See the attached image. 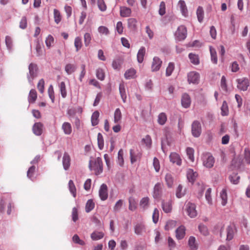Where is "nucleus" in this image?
<instances>
[{
    "instance_id": "obj_1",
    "label": "nucleus",
    "mask_w": 250,
    "mask_h": 250,
    "mask_svg": "<svg viewBox=\"0 0 250 250\" xmlns=\"http://www.w3.org/2000/svg\"><path fill=\"white\" fill-rule=\"evenodd\" d=\"M89 167L91 170H94L96 175H99L102 173L103 165L102 159L100 157H97L95 159L93 166H92V161L90 160L89 161Z\"/></svg>"
},
{
    "instance_id": "obj_2",
    "label": "nucleus",
    "mask_w": 250,
    "mask_h": 250,
    "mask_svg": "<svg viewBox=\"0 0 250 250\" xmlns=\"http://www.w3.org/2000/svg\"><path fill=\"white\" fill-rule=\"evenodd\" d=\"M29 73L27 77L29 83H31L33 79L38 76V67L36 63H31L28 66Z\"/></svg>"
},
{
    "instance_id": "obj_3",
    "label": "nucleus",
    "mask_w": 250,
    "mask_h": 250,
    "mask_svg": "<svg viewBox=\"0 0 250 250\" xmlns=\"http://www.w3.org/2000/svg\"><path fill=\"white\" fill-rule=\"evenodd\" d=\"M174 36L176 41L184 40L187 36V28L184 25H180L178 27Z\"/></svg>"
},
{
    "instance_id": "obj_4",
    "label": "nucleus",
    "mask_w": 250,
    "mask_h": 250,
    "mask_svg": "<svg viewBox=\"0 0 250 250\" xmlns=\"http://www.w3.org/2000/svg\"><path fill=\"white\" fill-rule=\"evenodd\" d=\"M203 165L208 168H211L213 166L214 159L209 153L204 154L202 157Z\"/></svg>"
},
{
    "instance_id": "obj_5",
    "label": "nucleus",
    "mask_w": 250,
    "mask_h": 250,
    "mask_svg": "<svg viewBox=\"0 0 250 250\" xmlns=\"http://www.w3.org/2000/svg\"><path fill=\"white\" fill-rule=\"evenodd\" d=\"M201 125L198 121H194L191 125V133L195 137H198L201 133Z\"/></svg>"
},
{
    "instance_id": "obj_6",
    "label": "nucleus",
    "mask_w": 250,
    "mask_h": 250,
    "mask_svg": "<svg viewBox=\"0 0 250 250\" xmlns=\"http://www.w3.org/2000/svg\"><path fill=\"white\" fill-rule=\"evenodd\" d=\"M236 82L237 83V88L241 91H246L250 85L249 81L246 78L238 79L236 80Z\"/></svg>"
},
{
    "instance_id": "obj_7",
    "label": "nucleus",
    "mask_w": 250,
    "mask_h": 250,
    "mask_svg": "<svg viewBox=\"0 0 250 250\" xmlns=\"http://www.w3.org/2000/svg\"><path fill=\"white\" fill-rule=\"evenodd\" d=\"M186 207L187 213L190 217L194 218L197 216V213L194 204L188 202L187 204Z\"/></svg>"
},
{
    "instance_id": "obj_8",
    "label": "nucleus",
    "mask_w": 250,
    "mask_h": 250,
    "mask_svg": "<svg viewBox=\"0 0 250 250\" xmlns=\"http://www.w3.org/2000/svg\"><path fill=\"white\" fill-rule=\"evenodd\" d=\"M200 75L195 72H190L188 75V81L190 83L197 84L199 83Z\"/></svg>"
},
{
    "instance_id": "obj_9",
    "label": "nucleus",
    "mask_w": 250,
    "mask_h": 250,
    "mask_svg": "<svg viewBox=\"0 0 250 250\" xmlns=\"http://www.w3.org/2000/svg\"><path fill=\"white\" fill-rule=\"evenodd\" d=\"M191 99L188 94L185 93L182 96L181 104L183 107L187 108L189 107L191 104Z\"/></svg>"
},
{
    "instance_id": "obj_10",
    "label": "nucleus",
    "mask_w": 250,
    "mask_h": 250,
    "mask_svg": "<svg viewBox=\"0 0 250 250\" xmlns=\"http://www.w3.org/2000/svg\"><path fill=\"white\" fill-rule=\"evenodd\" d=\"M162 63V62L159 57H154L151 65L152 71H158L161 66Z\"/></svg>"
},
{
    "instance_id": "obj_11",
    "label": "nucleus",
    "mask_w": 250,
    "mask_h": 250,
    "mask_svg": "<svg viewBox=\"0 0 250 250\" xmlns=\"http://www.w3.org/2000/svg\"><path fill=\"white\" fill-rule=\"evenodd\" d=\"M43 126V124L41 122L35 123L32 127L34 134L37 136L41 135L42 133Z\"/></svg>"
},
{
    "instance_id": "obj_12",
    "label": "nucleus",
    "mask_w": 250,
    "mask_h": 250,
    "mask_svg": "<svg viewBox=\"0 0 250 250\" xmlns=\"http://www.w3.org/2000/svg\"><path fill=\"white\" fill-rule=\"evenodd\" d=\"M198 174L196 171H194L192 169L189 168L187 170V177L188 181L193 184L195 181Z\"/></svg>"
},
{
    "instance_id": "obj_13",
    "label": "nucleus",
    "mask_w": 250,
    "mask_h": 250,
    "mask_svg": "<svg viewBox=\"0 0 250 250\" xmlns=\"http://www.w3.org/2000/svg\"><path fill=\"white\" fill-rule=\"evenodd\" d=\"M99 192L100 197L102 200L104 201L107 198V187L106 184H103L101 186Z\"/></svg>"
},
{
    "instance_id": "obj_14",
    "label": "nucleus",
    "mask_w": 250,
    "mask_h": 250,
    "mask_svg": "<svg viewBox=\"0 0 250 250\" xmlns=\"http://www.w3.org/2000/svg\"><path fill=\"white\" fill-rule=\"evenodd\" d=\"M169 159L171 162L176 163L178 166H181L182 160L178 154L176 152H172L169 155Z\"/></svg>"
},
{
    "instance_id": "obj_15",
    "label": "nucleus",
    "mask_w": 250,
    "mask_h": 250,
    "mask_svg": "<svg viewBox=\"0 0 250 250\" xmlns=\"http://www.w3.org/2000/svg\"><path fill=\"white\" fill-rule=\"evenodd\" d=\"M162 194V184L157 183L155 184L153 188V196L155 199H159Z\"/></svg>"
},
{
    "instance_id": "obj_16",
    "label": "nucleus",
    "mask_w": 250,
    "mask_h": 250,
    "mask_svg": "<svg viewBox=\"0 0 250 250\" xmlns=\"http://www.w3.org/2000/svg\"><path fill=\"white\" fill-rule=\"evenodd\" d=\"M62 165L64 170L68 169L70 165V157L68 153L65 152L62 157Z\"/></svg>"
},
{
    "instance_id": "obj_17",
    "label": "nucleus",
    "mask_w": 250,
    "mask_h": 250,
    "mask_svg": "<svg viewBox=\"0 0 250 250\" xmlns=\"http://www.w3.org/2000/svg\"><path fill=\"white\" fill-rule=\"evenodd\" d=\"M178 6L179 7L182 14L185 17L188 16V10L184 0H180L178 3Z\"/></svg>"
},
{
    "instance_id": "obj_18",
    "label": "nucleus",
    "mask_w": 250,
    "mask_h": 250,
    "mask_svg": "<svg viewBox=\"0 0 250 250\" xmlns=\"http://www.w3.org/2000/svg\"><path fill=\"white\" fill-rule=\"evenodd\" d=\"M162 208H163V211L165 213H169L172 210V202L170 200H169L167 202H165L163 201L162 202Z\"/></svg>"
},
{
    "instance_id": "obj_19",
    "label": "nucleus",
    "mask_w": 250,
    "mask_h": 250,
    "mask_svg": "<svg viewBox=\"0 0 250 250\" xmlns=\"http://www.w3.org/2000/svg\"><path fill=\"white\" fill-rule=\"evenodd\" d=\"M135 232L136 234L146 233V229L145 225L142 223H138L134 227Z\"/></svg>"
},
{
    "instance_id": "obj_20",
    "label": "nucleus",
    "mask_w": 250,
    "mask_h": 250,
    "mask_svg": "<svg viewBox=\"0 0 250 250\" xmlns=\"http://www.w3.org/2000/svg\"><path fill=\"white\" fill-rule=\"evenodd\" d=\"M146 54V48L145 47H141L139 50L137 55V61L139 63H142L144 61V57Z\"/></svg>"
},
{
    "instance_id": "obj_21",
    "label": "nucleus",
    "mask_w": 250,
    "mask_h": 250,
    "mask_svg": "<svg viewBox=\"0 0 250 250\" xmlns=\"http://www.w3.org/2000/svg\"><path fill=\"white\" fill-rule=\"evenodd\" d=\"M131 14V9L126 7H120V15L122 17H128Z\"/></svg>"
},
{
    "instance_id": "obj_22",
    "label": "nucleus",
    "mask_w": 250,
    "mask_h": 250,
    "mask_svg": "<svg viewBox=\"0 0 250 250\" xmlns=\"http://www.w3.org/2000/svg\"><path fill=\"white\" fill-rule=\"evenodd\" d=\"M130 161L132 164L134 163L137 161L138 158H140L141 154L140 153H136L134 150L132 149H130L129 151Z\"/></svg>"
},
{
    "instance_id": "obj_23",
    "label": "nucleus",
    "mask_w": 250,
    "mask_h": 250,
    "mask_svg": "<svg viewBox=\"0 0 250 250\" xmlns=\"http://www.w3.org/2000/svg\"><path fill=\"white\" fill-rule=\"evenodd\" d=\"M119 91L123 102L125 103L126 99V95L124 83H122L120 84Z\"/></svg>"
},
{
    "instance_id": "obj_24",
    "label": "nucleus",
    "mask_w": 250,
    "mask_h": 250,
    "mask_svg": "<svg viewBox=\"0 0 250 250\" xmlns=\"http://www.w3.org/2000/svg\"><path fill=\"white\" fill-rule=\"evenodd\" d=\"M37 97V92L35 89H31L30 92L28 95V102L30 103H34Z\"/></svg>"
},
{
    "instance_id": "obj_25",
    "label": "nucleus",
    "mask_w": 250,
    "mask_h": 250,
    "mask_svg": "<svg viewBox=\"0 0 250 250\" xmlns=\"http://www.w3.org/2000/svg\"><path fill=\"white\" fill-rule=\"evenodd\" d=\"M62 129L66 135H69L72 132V127L70 123L64 122L62 125Z\"/></svg>"
},
{
    "instance_id": "obj_26",
    "label": "nucleus",
    "mask_w": 250,
    "mask_h": 250,
    "mask_svg": "<svg viewBox=\"0 0 250 250\" xmlns=\"http://www.w3.org/2000/svg\"><path fill=\"white\" fill-rule=\"evenodd\" d=\"M240 177L238 175L237 173H233L229 176V179L230 182L234 185H237L239 182Z\"/></svg>"
},
{
    "instance_id": "obj_27",
    "label": "nucleus",
    "mask_w": 250,
    "mask_h": 250,
    "mask_svg": "<svg viewBox=\"0 0 250 250\" xmlns=\"http://www.w3.org/2000/svg\"><path fill=\"white\" fill-rule=\"evenodd\" d=\"M196 14L198 21L199 22H202L204 19V12L203 8L201 6H199L197 9Z\"/></svg>"
},
{
    "instance_id": "obj_28",
    "label": "nucleus",
    "mask_w": 250,
    "mask_h": 250,
    "mask_svg": "<svg viewBox=\"0 0 250 250\" xmlns=\"http://www.w3.org/2000/svg\"><path fill=\"white\" fill-rule=\"evenodd\" d=\"M136 74V70L133 68H130L125 73V77L126 79H131L134 78V76Z\"/></svg>"
},
{
    "instance_id": "obj_29",
    "label": "nucleus",
    "mask_w": 250,
    "mask_h": 250,
    "mask_svg": "<svg viewBox=\"0 0 250 250\" xmlns=\"http://www.w3.org/2000/svg\"><path fill=\"white\" fill-rule=\"evenodd\" d=\"M99 117V112L95 111L93 112L91 116V124L93 126H95L99 123L98 118Z\"/></svg>"
},
{
    "instance_id": "obj_30",
    "label": "nucleus",
    "mask_w": 250,
    "mask_h": 250,
    "mask_svg": "<svg viewBox=\"0 0 250 250\" xmlns=\"http://www.w3.org/2000/svg\"><path fill=\"white\" fill-rule=\"evenodd\" d=\"M95 207V203H94L93 200L89 199L85 205V211L86 212H89L91 211Z\"/></svg>"
},
{
    "instance_id": "obj_31",
    "label": "nucleus",
    "mask_w": 250,
    "mask_h": 250,
    "mask_svg": "<svg viewBox=\"0 0 250 250\" xmlns=\"http://www.w3.org/2000/svg\"><path fill=\"white\" fill-rule=\"evenodd\" d=\"M188 245L190 249L195 250L197 249V244L196 242V239L194 237L191 236L188 240Z\"/></svg>"
},
{
    "instance_id": "obj_32",
    "label": "nucleus",
    "mask_w": 250,
    "mask_h": 250,
    "mask_svg": "<svg viewBox=\"0 0 250 250\" xmlns=\"http://www.w3.org/2000/svg\"><path fill=\"white\" fill-rule=\"evenodd\" d=\"M220 198L222 200L221 204L223 206H225L227 203L228 196L227 191L223 189L220 192Z\"/></svg>"
},
{
    "instance_id": "obj_33",
    "label": "nucleus",
    "mask_w": 250,
    "mask_h": 250,
    "mask_svg": "<svg viewBox=\"0 0 250 250\" xmlns=\"http://www.w3.org/2000/svg\"><path fill=\"white\" fill-rule=\"evenodd\" d=\"M167 120V117L166 113L162 112L158 115V123L160 125H164Z\"/></svg>"
},
{
    "instance_id": "obj_34",
    "label": "nucleus",
    "mask_w": 250,
    "mask_h": 250,
    "mask_svg": "<svg viewBox=\"0 0 250 250\" xmlns=\"http://www.w3.org/2000/svg\"><path fill=\"white\" fill-rule=\"evenodd\" d=\"M128 202H129V209L131 211H134L136 208V205L137 203L135 200V199L132 197H130L128 199Z\"/></svg>"
},
{
    "instance_id": "obj_35",
    "label": "nucleus",
    "mask_w": 250,
    "mask_h": 250,
    "mask_svg": "<svg viewBox=\"0 0 250 250\" xmlns=\"http://www.w3.org/2000/svg\"><path fill=\"white\" fill-rule=\"evenodd\" d=\"M60 90L63 98H65L67 95L66 86L64 82H62L59 85Z\"/></svg>"
},
{
    "instance_id": "obj_36",
    "label": "nucleus",
    "mask_w": 250,
    "mask_h": 250,
    "mask_svg": "<svg viewBox=\"0 0 250 250\" xmlns=\"http://www.w3.org/2000/svg\"><path fill=\"white\" fill-rule=\"evenodd\" d=\"M76 67L75 65L72 64H67L65 66V71L69 75L73 73L76 70Z\"/></svg>"
},
{
    "instance_id": "obj_37",
    "label": "nucleus",
    "mask_w": 250,
    "mask_h": 250,
    "mask_svg": "<svg viewBox=\"0 0 250 250\" xmlns=\"http://www.w3.org/2000/svg\"><path fill=\"white\" fill-rule=\"evenodd\" d=\"M188 57L191 62L193 64L197 65L199 63V60L197 55L190 53L188 55Z\"/></svg>"
},
{
    "instance_id": "obj_38",
    "label": "nucleus",
    "mask_w": 250,
    "mask_h": 250,
    "mask_svg": "<svg viewBox=\"0 0 250 250\" xmlns=\"http://www.w3.org/2000/svg\"><path fill=\"white\" fill-rule=\"evenodd\" d=\"M127 23L128 28L134 30L136 28L137 20L134 18L128 19Z\"/></svg>"
},
{
    "instance_id": "obj_39",
    "label": "nucleus",
    "mask_w": 250,
    "mask_h": 250,
    "mask_svg": "<svg viewBox=\"0 0 250 250\" xmlns=\"http://www.w3.org/2000/svg\"><path fill=\"white\" fill-rule=\"evenodd\" d=\"M122 118V113L120 109L118 108H117L114 112V121L115 123H117L119 122Z\"/></svg>"
},
{
    "instance_id": "obj_40",
    "label": "nucleus",
    "mask_w": 250,
    "mask_h": 250,
    "mask_svg": "<svg viewBox=\"0 0 250 250\" xmlns=\"http://www.w3.org/2000/svg\"><path fill=\"white\" fill-rule=\"evenodd\" d=\"M69 189L74 197L76 196V188L72 180H70L68 183Z\"/></svg>"
},
{
    "instance_id": "obj_41",
    "label": "nucleus",
    "mask_w": 250,
    "mask_h": 250,
    "mask_svg": "<svg viewBox=\"0 0 250 250\" xmlns=\"http://www.w3.org/2000/svg\"><path fill=\"white\" fill-rule=\"evenodd\" d=\"M97 140L98 147L100 150H102L104 147V141L103 135L101 133L98 134Z\"/></svg>"
},
{
    "instance_id": "obj_42",
    "label": "nucleus",
    "mask_w": 250,
    "mask_h": 250,
    "mask_svg": "<svg viewBox=\"0 0 250 250\" xmlns=\"http://www.w3.org/2000/svg\"><path fill=\"white\" fill-rule=\"evenodd\" d=\"M165 180L167 186L171 188L173 183V178L172 175L169 173H167L165 176Z\"/></svg>"
},
{
    "instance_id": "obj_43",
    "label": "nucleus",
    "mask_w": 250,
    "mask_h": 250,
    "mask_svg": "<svg viewBox=\"0 0 250 250\" xmlns=\"http://www.w3.org/2000/svg\"><path fill=\"white\" fill-rule=\"evenodd\" d=\"M194 149L191 147H188L186 149L187 154L188 156V159L191 162H193L194 160Z\"/></svg>"
},
{
    "instance_id": "obj_44",
    "label": "nucleus",
    "mask_w": 250,
    "mask_h": 250,
    "mask_svg": "<svg viewBox=\"0 0 250 250\" xmlns=\"http://www.w3.org/2000/svg\"><path fill=\"white\" fill-rule=\"evenodd\" d=\"M174 69V64L173 62H169L166 69V75L167 77L170 76Z\"/></svg>"
},
{
    "instance_id": "obj_45",
    "label": "nucleus",
    "mask_w": 250,
    "mask_h": 250,
    "mask_svg": "<svg viewBox=\"0 0 250 250\" xmlns=\"http://www.w3.org/2000/svg\"><path fill=\"white\" fill-rule=\"evenodd\" d=\"M210 52L211 55V59L212 62L216 64L217 63V57L216 55V51L214 49L212 48L211 47H210Z\"/></svg>"
},
{
    "instance_id": "obj_46",
    "label": "nucleus",
    "mask_w": 250,
    "mask_h": 250,
    "mask_svg": "<svg viewBox=\"0 0 250 250\" xmlns=\"http://www.w3.org/2000/svg\"><path fill=\"white\" fill-rule=\"evenodd\" d=\"M74 45L76 49V51H78L82 46V40L79 37L75 39Z\"/></svg>"
},
{
    "instance_id": "obj_47",
    "label": "nucleus",
    "mask_w": 250,
    "mask_h": 250,
    "mask_svg": "<svg viewBox=\"0 0 250 250\" xmlns=\"http://www.w3.org/2000/svg\"><path fill=\"white\" fill-rule=\"evenodd\" d=\"M97 5L101 11H105L106 10V5L104 0H97Z\"/></svg>"
},
{
    "instance_id": "obj_48",
    "label": "nucleus",
    "mask_w": 250,
    "mask_h": 250,
    "mask_svg": "<svg viewBox=\"0 0 250 250\" xmlns=\"http://www.w3.org/2000/svg\"><path fill=\"white\" fill-rule=\"evenodd\" d=\"M96 77L101 80L103 81L104 79V70L101 68H98L96 70Z\"/></svg>"
},
{
    "instance_id": "obj_49",
    "label": "nucleus",
    "mask_w": 250,
    "mask_h": 250,
    "mask_svg": "<svg viewBox=\"0 0 250 250\" xmlns=\"http://www.w3.org/2000/svg\"><path fill=\"white\" fill-rule=\"evenodd\" d=\"M228 114V109L227 103L226 101H224L221 106V115L222 116H226Z\"/></svg>"
},
{
    "instance_id": "obj_50",
    "label": "nucleus",
    "mask_w": 250,
    "mask_h": 250,
    "mask_svg": "<svg viewBox=\"0 0 250 250\" xmlns=\"http://www.w3.org/2000/svg\"><path fill=\"white\" fill-rule=\"evenodd\" d=\"M143 142L148 147H150L152 144V140L149 135H147L142 139Z\"/></svg>"
},
{
    "instance_id": "obj_51",
    "label": "nucleus",
    "mask_w": 250,
    "mask_h": 250,
    "mask_svg": "<svg viewBox=\"0 0 250 250\" xmlns=\"http://www.w3.org/2000/svg\"><path fill=\"white\" fill-rule=\"evenodd\" d=\"M123 150L120 149L118 153V163L120 166H122L124 164Z\"/></svg>"
},
{
    "instance_id": "obj_52",
    "label": "nucleus",
    "mask_w": 250,
    "mask_h": 250,
    "mask_svg": "<svg viewBox=\"0 0 250 250\" xmlns=\"http://www.w3.org/2000/svg\"><path fill=\"white\" fill-rule=\"evenodd\" d=\"M176 225V221L173 220H170L167 222L165 225V228L166 230H169L173 229Z\"/></svg>"
},
{
    "instance_id": "obj_53",
    "label": "nucleus",
    "mask_w": 250,
    "mask_h": 250,
    "mask_svg": "<svg viewBox=\"0 0 250 250\" xmlns=\"http://www.w3.org/2000/svg\"><path fill=\"white\" fill-rule=\"evenodd\" d=\"M72 218L74 222H76L79 219L78 209L76 207L72 208Z\"/></svg>"
},
{
    "instance_id": "obj_54",
    "label": "nucleus",
    "mask_w": 250,
    "mask_h": 250,
    "mask_svg": "<svg viewBox=\"0 0 250 250\" xmlns=\"http://www.w3.org/2000/svg\"><path fill=\"white\" fill-rule=\"evenodd\" d=\"M211 188H208L206 192V194H205V197H206V199L207 200V201H208V203L209 204H212V199H211Z\"/></svg>"
},
{
    "instance_id": "obj_55",
    "label": "nucleus",
    "mask_w": 250,
    "mask_h": 250,
    "mask_svg": "<svg viewBox=\"0 0 250 250\" xmlns=\"http://www.w3.org/2000/svg\"><path fill=\"white\" fill-rule=\"evenodd\" d=\"M221 88L224 91H225L226 92H227L228 91L227 81H226V77H225V76H223L221 78Z\"/></svg>"
},
{
    "instance_id": "obj_56",
    "label": "nucleus",
    "mask_w": 250,
    "mask_h": 250,
    "mask_svg": "<svg viewBox=\"0 0 250 250\" xmlns=\"http://www.w3.org/2000/svg\"><path fill=\"white\" fill-rule=\"evenodd\" d=\"M159 210L155 208L153 211V215H152V219L153 222L154 223H157L159 219Z\"/></svg>"
},
{
    "instance_id": "obj_57",
    "label": "nucleus",
    "mask_w": 250,
    "mask_h": 250,
    "mask_svg": "<svg viewBox=\"0 0 250 250\" xmlns=\"http://www.w3.org/2000/svg\"><path fill=\"white\" fill-rule=\"evenodd\" d=\"M149 198L148 197L143 198L140 201V205L144 208H146L148 205Z\"/></svg>"
},
{
    "instance_id": "obj_58",
    "label": "nucleus",
    "mask_w": 250,
    "mask_h": 250,
    "mask_svg": "<svg viewBox=\"0 0 250 250\" xmlns=\"http://www.w3.org/2000/svg\"><path fill=\"white\" fill-rule=\"evenodd\" d=\"M35 169L36 167L34 166H32L29 168L27 172V176L29 178L31 179L33 177Z\"/></svg>"
},
{
    "instance_id": "obj_59",
    "label": "nucleus",
    "mask_w": 250,
    "mask_h": 250,
    "mask_svg": "<svg viewBox=\"0 0 250 250\" xmlns=\"http://www.w3.org/2000/svg\"><path fill=\"white\" fill-rule=\"evenodd\" d=\"M54 42V38L51 35H48L45 40V44L48 48H50Z\"/></svg>"
},
{
    "instance_id": "obj_60",
    "label": "nucleus",
    "mask_w": 250,
    "mask_h": 250,
    "mask_svg": "<svg viewBox=\"0 0 250 250\" xmlns=\"http://www.w3.org/2000/svg\"><path fill=\"white\" fill-rule=\"evenodd\" d=\"M166 13V5L164 1H162L159 6V14L163 16Z\"/></svg>"
},
{
    "instance_id": "obj_61",
    "label": "nucleus",
    "mask_w": 250,
    "mask_h": 250,
    "mask_svg": "<svg viewBox=\"0 0 250 250\" xmlns=\"http://www.w3.org/2000/svg\"><path fill=\"white\" fill-rule=\"evenodd\" d=\"M54 16L55 21L57 23H59L61 21V17L59 11L56 9L54 10Z\"/></svg>"
},
{
    "instance_id": "obj_62",
    "label": "nucleus",
    "mask_w": 250,
    "mask_h": 250,
    "mask_svg": "<svg viewBox=\"0 0 250 250\" xmlns=\"http://www.w3.org/2000/svg\"><path fill=\"white\" fill-rule=\"evenodd\" d=\"M27 24V19L25 16H23L21 18L20 22V27L21 29H24L26 28Z\"/></svg>"
},
{
    "instance_id": "obj_63",
    "label": "nucleus",
    "mask_w": 250,
    "mask_h": 250,
    "mask_svg": "<svg viewBox=\"0 0 250 250\" xmlns=\"http://www.w3.org/2000/svg\"><path fill=\"white\" fill-rule=\"evenodd\" d=\"M91 40V35L88 33H86L84 35V44L86 46L89 45Z\"/></svg>"
},
{
    "instance_id": "obj_64",
    "label": "nucleus",
    "mask_w": 250,
    "mask_h": 250,
    "mask_svg": "<svg viewBox=\"0 0 250 250\" xmlns=\"http://www.w3.org/2000/svg\"><path fill=\"white\" fill-rule=\"evenodd\" d=\"M244 155L246 162L248 164H250V150L249 149H245Z\"/></svg>"
}]
</instances>
